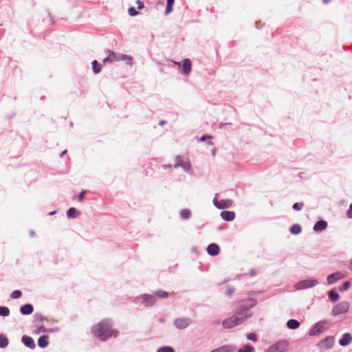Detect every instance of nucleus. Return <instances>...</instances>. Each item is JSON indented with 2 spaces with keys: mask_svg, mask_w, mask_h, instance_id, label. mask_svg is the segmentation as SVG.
Listing matches in <instances>:
<instances>
[{
  "mask_svg": "<svg viewBox=\"0 0 352 352\" xmlns=\"http://www.w3.org/2000/svg\"><path fill=\"white\" fill-rule=\"evenodd\" d=\"M211 136L203 135L201 138V141H205L206 139H210Z\"/></svg>",
  "mask_w": 352,
  "mask_h": 352,
  "instance_id": "c03bdc74",
  "label": "nucleus"
},
{
  "mask_svg": "<svg viewBox=\"0 0 352 352\" xmlns=\"http://www.w3.org/2000/svg\"><path fill=\"white\" fill-rule=\"evenodd\" d=\"M179 167H182L186 172H189L192 168L191 164L188 159L184 160L182 159L180 156L177 155L176 157V162L174 165V168H177Z\"/></svg>",
  "mask_w": 352,
  "mask_h": 352,
  "instance_id": "9d476101",
  "label": "nucleus"
},
{
  "mask_svg": "<svg viewBox=\"0 0 352 352\" xmlns=\"http://www.w3.org/2000/svg\"><path fill=\"white\" fill-rule=\"evenodd\" d=\"M34 232L31 231V232H30V236H31L32 237H33V236H34Z\"/></svg>",
  "mask_w": 352,
  "mask_h": 352,
  "instance_id": "de8ad7c7",
  "label": "nucleus"
},
{
  "mask_svg": "<svg viewBox=\"0 0 352 352\" xmlns=\"http://www.w3.org/2000/svg\"><path fill=\"white\" fill-rule=\"evenodd\" d=\"M220 215L226 221H231L235 218V212L233 211L224 210L221 212Z\"/></svg>",
  "mask_w": 352,
  "mask_h": 352,
  "instance_id": "4468645a",
  "label": "nucleus"
},
{
  "mask_svg": "<svg viewBox=\"0 0 352 352\" xmlns=\"http://www.w3.org/2000/svg\"><path fill=\"white\" fill-rule=\"evenodd\" d=\"M132 58L130 56L122 54H116L113 52H110L109 54L107 57L103 59L104 63L107 62H115V61H120V60H127L131 61Z\"/></svg>",
  "mask_w": 352,
  "mask_h": 352,
  "instance_id": "39448f33",
  "label": "nucleus"
},
{
  "mask_svg": "<svg viewBox=\"0 0 352 352\" xmlns=\"http://www.w3.org/2000/svg\"><path fill=\"white\" fill-rule=\"evenodd\" d=\"M47 330L44 327H39L36 330V333H39L41 332H46Z\"/></svg>",
  "mask_w": 352,
  "mask_h": 352,
  "instance_id": "79ce46f5",
  "label": "nucleus"
},
{
  "mask_svg": "<svg viewBox=\"0 0 352 352\" xmlns=\"http://www.w3.org/2000/svg\"><path fill=\"white\" fill-rule=\"evenodd\" d=\"M217 195L218 194H216L215 197L212 200L213 204L216 208L219 209H225L229 208L232 206L233 201L232 199H226L218 200L217 199Z\"/></svg>",
  "mask_w": 352,
  "mask_h": 352,
  "instance_id": "6e6552de",
  "label": "nucleus"
},
{
  "mask_svg": "<svg viewBox=\"0 0 352 352\" xmlns=\"http://www.w3.org/2000/svg\"><path fill=\"white\" fill-rule=\"evenodd\" d=\"M22 342L24 344V345L31 349H33L35 348V344L33 340V339L28 336H23L22 337Z\"/></svg>",
  "mask_w": 352,
  "mask_h": 352,
  "instance_id": "f3484780",
  "label": "nucleus"
},
{
  "mask_svg": "<svg viewBox=\"0 0 352 352\" xmlns=\"http://www.w3.org/2000/svg\"><path fill=\"white\" fill-rule=\"evenodd\" d=\"M192 69V65L191 62L188 58H185L183 60V64H182V72L186 75L188 76Z\"/></svg>",
  "mask_w": 352,
  "mask_h": 352,
  "instance_id": "ddd939ff",
  "label": "nucleus"
},
{
  "mask_svg": "<svg viewBox=\"0 0 352 352\" xmlns=\"http://www.w3.org/2000/svg\"><path fill=\"white\" fill-rule=\"evenodd\" d=\"M33 306L31 304H25L20 308V312L23 315H30L33 312Z\"/></svg>",
  "mask_w": 352,
  "mask_h": 352,
  "instance_id": "6ab92c4d",
  "label": "nucleus"
},
{
  "mask_svg": "<svg viewBox=\"0 0 352 352\" xmlns=\"http://www.w3.org/2000/svg\"><path fill=\"white\" fill-rule=\"evenodd\" d=\"M344 277L345 276L341 272H338L329 275L327 280L329 285H332L339 280L343 279Z\"/></svg>",
  "mask_w": 352,
  "mask_h": 352,
  "instance_id": "f8f14e48",
  "label": "nucleus"
},
{
  "mask_svg": "<svg viewBox=\"0 0 352 352\" xmlns=\"http://www.w3.org/2000/svg\"><path fill=\"white\" fill-rule=\"evenodd\" d=\"M247 338L248 340H252L253 342H256L257 340L256 334L253 333L248 334Z\"/></svg>",
  "mask_w": 352,
  "mask_h": 352,
  "instance_id": "4c0bfd02",
  "label": "nucleus"
},
{
  "mask_svg": "<svg viewBox=\"0 0 352 352\" xmlns=\"http://www.w3.org/2000/svg\"><path fill=\"white\" fill-rule=\"evenodd\" d=\"M21 292L20 290H14L12 294H11V298H14V299H16V298H19L21 296Z\"/></svg>",
  "mask_w": 352,
  "mask_h": 352,
  "instance_id": "c9c22d12",
  "label": "nucleus"
},
{
  "mask_svg": "<svg viewBox=\"0 0 352 352\" xmlns=\"http://www.w3.org/2000/svg\"><path fill=\"white\" fill-rule=\"evenodd\" d=\"M327 228V223L325 221L321 220L317 221L314 226V230L316 232H321Z\"/></svg>",
  "mask_w": 352,
  "mask_h": 352,
  "instance_id": "a211bd4d",
  "label": "nucleus"
},
{
  "mask_svg": "<svg viewBox=\"0 0 352 352\" xmlns=\"http://www.w3.org/2000/svg\"><path fill=\"white\" fill-rule=\"evenodd\" d=\"M191 212L188 209H184L180 212V216L184 219H188L190 217Z\"/></svg>",
  "mask_w": 352,
  "mask_h": 352,
  "instance_id": "c85d7f7f",
  "label": "nucleus"
},
{
  "mask_svg": "<svg viewBox=\"0 0 352 352\" xmlns=\"http://www.w3.org/2000/svg\"><path fill=\"white\" fill-rule=\"evenodd\" d=\"M48 336L46 335H43L41 336L38 340V345L41 348H45L48 345Z\"/></svg>",
  "mask_w": 352,
  "mask_h": 352,
  "instance_id": "aec40b11",
  "label": "nucleus"
},
{
  "mask_svg": "<svg viewBox=\"0 0 352 352\" xmlns=\"http://www.w3.org/2000/svg\"><path fill=\"white\" fill-rule=\"evenodd\" d=\"M287 327L290 329H296L300 327V322L295 319H290L287 322Z\"/></svg>",
  "mask_w": 352,
  "mask_h": 352,
  "instance_id": "412c9836",
  "label": "nucleus"
},
{
  "mask_svg": "<svg viewBox=\"0 0 352 352\" xmlns=\"http://www.w3.org/2000/svg\"><path fill=\"white\" fill-rule=\"evenodd\" d=\"M128 12H129V15L131 16H136L139 14V12L138 11H136L133 7L129 8Z\"/></svg>",
  "mask_w": 352,
  "mask_h": 352,
  "instance_id": "e433bc0d",
  "label": "nucleus"
},
{
  "mask_svg": "<svg viewBox=\"0 0 352 352\" xmlns=\"http://www.w3.org/2000/svg\"><path fill=\"white\" fill-rule=\"evenodd\" d=\"M175 64H176V65H179V66L180 65V63H175Z\"/></svg>",
  "mask_w": 352,
  "mask_h": 352,
  "instance_id": "603ef678",
  "label": "nucleus"
},
{
  "mask_svg": "<svg viewBox=\"0 0 352 352\" xmlns=\"http://www.w3.org/2000/svg\"><path fill=\"white\" fill-rule=\"evenodd\" d=\"M254 348L250 345H245L242 348H241L238 352H252Z\"/></svg>",
  "mask_w": 352,
  "mask_h": 352,
  "instance_id": "72a5a7b5",
  "label": "nucleus"
},
{
  "mask_svg": "<svg viewBox=\"0 0 352 352\" xmlns=\"http://www.w3.org/2000/svg\"><path fill=\"white\" fill-rule=\"evenodd\" d=\"M80 214V212L78 211L75 208H70L67 211V215L69 218L74 219L77 217Z\"/></svg>",
  "mask_w": 352,
  "mask_h": 352,
  "instance_id": "4be33fe9",
  "label": "nucleus"
},
{
  "mask_svg": "<svg viewBox=\"0 0 352 352\" xmlns=\"http://www.w3.org/2000/svg\"><path fill=\"white\" fill-rule=\"evenodd\" d=\"M192 323V319L189 318H177L174 320V325L178 329H184Z\"/></svg>",
  "mask_w": 352,
  "mask_h": 352,
  "instance_id": "1a4fd4ad",
  "label": "nucleus"
},
{
  "mask_svg": "<svg viewBox=\"0 0 352 352\" xmlns=\"http://www.w3.org/2000/svg\"><path fill=\"white\" fill-rule=\"evenodd\" d=\"M164 121H161L160 124L161 125H162V124H164Z\"/></svg>",
  "mask_w": 352,
  "mask_h": 352,
  "instance_id": "3c124183",
  "label": "nucleus"
},
{
  "mask_svg": "<svg viewBox=\"0 0 352 352\" xmlns=\"http://www.w3.org/2000/svg\"><path fill=\"white\" fill-rule=\"evenodd\" d=\"M234 293V289L232 287H227L226 290V294L228 296H231Z\"/></svg>",
  "mask_w": 352,
  "mask_h": 352,
  "instance_id": "58836bf2",
  "label": "nucleus"
},
{
  "mask_svg": "<svg viewBox=\"0 0 352 352\" xmlns=\"http://www.w3.org/2000/svg\"><path fill=\"white\" fill-rule=\"evenodd\" d=\"M137 3L138 5V9H142L144 7V4L140 0H138Z\"/></svg>",
  "mask_w": 352,
  "mask_h": 352,
  "instance_id": "37998d69",
  "label": "nucleus"
},
{
  "mask_svg": "<svg viewBox=\"0 0 352 352\" xmlns=\"http://www.w3.org/2000/svg\"><path fill=\"white\" fill-rule=\"evenodd\" d=\"M91 64L94 72L95 74H98L100 72V65H98V62L96 60H94Z\"/></svg>",
  "mask_w": 352,
  "mask_h": 352,
  "instance_id": "2f4dec72",
  "label": "nucleus"
},
{
  "mask_svg": "<svg viewBox=\"0 0 352 352\" xmlns=\"http://www.w3.org/2000/svg\"><path fill=\"white\" fill-rule=\"evenodd\" d=\"M288 347L289 342L287 340H280L270 346L265 352H285Z\"/></svg>",
  "mask_w": 352,
  "mask_h": 352,
  "instance_id": "423d86ee",
  "label": "nucleus"
},
{
  "mask_svg": "<svg viewBox=\"0 0 352 352\" xmlns=\"http://www.w3.org/2000/svg\"><path fill=\"white\" fill-rule=\"evenodd\" d=\"M351 305L349 301L343 300L336 304L331 310V315L337 316L340 314H346L349 311Z\"/></svg>",
  "mask_w": 352,
  "mask_h": 352,
  "instance_id": "7ed1b4c3",
  "label": "nucleus"
},
{
  "mask_svg": "<svg viewBox=\"0 0 352 352\" xmlns=\"http://www.w3.org/2000/svg\"><path fill=\"white\" fill-rule=\"evenodd\" d=\"M328 321L326 320H320L316 322L309 331V335L311 336H319L327 328Z\"/></svg>",
  "mask_w": 352,
  "mask_h": 352,
  "instance_id": "20e7f679",
  "label": "nucleus"
},
{
  "mask_svg": "<svg viewBox=\"0 0 352 352\" xmlns=\"http://www.w3.org/2000/svg\"><path fill=\"white\" fill-rule=\"evenodd\" d=\"M351 283L349 281L344 282L342 285L340 287L339 290L341 292H345L349 289Z\"/></svg>",
  "mask_w": 352,
  "mask_h": 352,
  "instance_id": "473e14b6",
  "label": "nucleus"
},
{
  "mask_svg": "<svg viewBox=\"0 0 352 352\" xmlns=\"http://www.w3.org/2000/svg\"><path fill=\"white\" fill-rule=\"evenodd\" d=\"M10 314V310L6 307H0V316H8Z\"/></svg>",
  "mask_w": 352,
  "mask_h": 352,
  "instance_id": "7c9ffc66",
  "label": "nucleus"
},
{
  "mask_svg": "<svg viewBox=\"0 0 352 352\" xmlns=\"http://www.w3.org/2000/svg\"><path fill=\"white\" fill-rule=\"evenodd\" d=\"M157 352H175V350L172 346H166L160 347Z\"/></svg>",
  "mask_w": 352,
  "mask_h": 352,
  "instance_id": "c756f323",
  "label": "nucleus"
},
{
  "mask_svg": "<svg viewBox=\"0 0 352 352\" xmlns=\"http://www.w3.org/2000/svg\"><path fill=\"white\" fill-rule=\"evenodd\" d=\"M87 191L86 190H83L82 191L79 195H78V200L80 201H82L85 197V195L86 194Z\"/></svg>",
  "mask_w": 352,
  "mask_h": 352,
  "instance_id": "a19ab883",
  "label": "nucleus"
},
{
  "mask_svg": "<svg viewBox=\"0 0 352 352\" xmlns=\"http://www.w3.org/2000/svg\"><path fill=\"white\" fill-rule=\"evenodd\" d=\"M112 322L109 319H105L93 327L92 332L96 337L101 341H105L111 336L116 337L118 332L111 329Z\"/></svg>",
  "mask_w": 352,
  "mask_h": 352,
  "instance_id": "f03ea898",
  "label": "nucleus"
},
{
  "mask_svg": "<svg viewBox=\"0 0 352 352\" xmlns=\"http://www.w3.org/2000/svg\"><path fill=\"white\" fill-rule=\"evenodd\" d=\"M55 213H56V211H53V212H50V215H52V214H55Z\"/></svg>",
  "mask_w": 352,
  "mask_h": 352,
  "instance_id": "8fccbe9b",
  "label": "nucleus"
},
{
  "mask_svg": "<svg viewBox=\"0 0 352 352\" xmlns=\"http://www.w3.org/2000/svg\"><path fill=\"white\" fill-rule=\"evenodd\" d=\"M352 341V336L349 333H345L342 335V338L339 340V344L341 346L349 345Z\"/></svg>",
  "mask_w": 352,
  "mask_h": 352,
  "instance_id": "dca6fc26",
  "label": "nucleus"
},
{
  "mask_svg": "<svg viewBox=\"0 0 352 352\" xmlns=\"http://www.w3.org/2000/svg\"><path fill=\"white\" fill-rule=\"evenodd\" d=\"M210 352H232L229 346H223L212 350Z\"/></svg>",
  "mask_w": 352,
  "mask_h": 352,
  "instance_id": "a878e982",
  "label": "nucleus"
},
{
  "mask_svg": "<svg viewBox=\"0 0 352 352\" xmlns=\"http://www.w3.org/2000/svg\"><path fill=\"white\" fill-rule=\"evenodd\" d=\"M67 153V150L63 151L60 154V157H63Z\"/></svg>",
  "mask_w": 352,
  "mask_h": 352,
  "instance_id": "49530a36",
  "label": "nucleus"
},
{
  "mask_svg": "<svg viewBox=\"0 0 352 352\" xmlns=\"http://www.w3.org/2000/svg\"><path fill=\"white\" fill-rule=\"evenodd\" d=\"M8 344V340L6 336L0 335V348H6Z\"/></svg>",
  "mask_w": 352,
  "mask_h": 352,
  "instance_id": "393cba45",
  "label": "nucleus"
},
{
  "mask_svg": "<svg viewBox=\"0 0 352 352\" xmlns=\"http://www.w3.org/2000/svg\"><path fill=\"white\" fill-rule=\"evenodd\" d=\"M207 252L210 256H217L219 253V247L216 243H211L207 248Z\"/></svg>",
  "mask_w": 352,
  "mask_h": 352,
  "instance_id": "2eb2a0df",
  "label": "nucleus"
},
{
  "mask_svg": "<svg viewBox=\"0 0 352 352\" xmlns=\"http://www.w3.org/2000/svg\"><path fill=\"white\" fill-rule=\"evenodd\" d=\"M139 299L142 300V302H144L146 307L153 306L156 302L155 296L154 294H144L140 296Z\"/></svg>",
  "mask_w": 352,
  "mask_h": 352,
  "instance_id": "9b49d317",
  "label": "nucleus"
},
{
  "mask_svg": "<svg viewBox=\"0 0 352 352\" xmlns=\"http://www.w3.org/2000/svg\"><path fill=\"white\" fill-rule=\"evenodd\" d=\"M175 0H167L166 2V7L165 10V15H168L172 12L173 10V6L174 4Z\"/></svg>",
  "mask_w": 352,
  "mask_h": 352,
  "instance_id": "5701e85b",
  "label": "nucleus"
},
{
  "mask_svg": "<svg viewBox=\"0 0 352 352\" xmlns=\"http://www.w3.org/2000/svg\"><path fill=\"white\" fill-rule=\"evenodd\" d=\"M257 301L254 298L243 299L240 300L236 309L235 314L223 322L225 328H232L241 324L252 316L251 308L255 307Z\"/></svg>",
  "mask_w": 352,
  "mask_h": 352,
  "instance_id": "f257e3e1",
  "label": "nucleus"
},
{
  "mask_svg": "<svg viewBox=\"0 0 352 352\" xmlns=\"http://www.w3.org/2000/svg\"><path fill=\"white\" fill-rule=\"evenodd\" d=\"M316 279H305L298 282L296 285V290H301L314 287L318 285Z\"/></svg>",
  "mask_w": 352,
  "mask_h": 352,
  "instance_id": "0eeeda50",
  "label": "nucleus"
},
{
  "mask_svg": "<svg viewBox=\"0 0 352 352\" xmlns=\"http://www.w3.org/2000/svg\"><path fill=\"white\" fill-rule=\"evenodd\" d=\"M154 296H157L158 298H165L168 297V292L163 291V290H157V292H155L154 293Z\"/></svg>",
  "mask_w": 352,
  "mask_h": 352,
  "instance_id": "cd10ccee",
  "label": "nucleus"
},
{
  "mask_svg": "<svg viewBox=\"0 0 352 352\" xmlns=\"http://www.w3.org/2000/svg\"><path fill=\"white\" fill-rule=\"evenodd\" d=\"M348 268L350 271L352 272V258L350 260L349 263Z\"/></svg>",
  "mask_w": 352,
  "mask_h": 352,
  "instance_id": "a18cd8bd",
  "label": "nucleus"
},
{
  "mask_svg": "<svg viewBox=\"0 0 352 352\" xmlns=\"http://www.w3.org/2000/svg\"><path fill=\"white\" fill-rule=\"evenodd\" d=\"M251 275H254V272H250Z\"/></svg>",
  "mask_w": 352,
  "mask_h": 352,
  "instance_id": "864d4df0",
  "label": "nucleus"
},
{
  "mask_svg": "<svg viewBox=\"0 0 352 352\" xmlns=\"http://www.w3.org/2000/svg\"><path fill=\"white\" fill-rule=\"evenodd\" d=\"M330 1H331V0H323V2H324V3H329Z\"/></svg>",
  "mask_w": 352,
  "mask_h": 352,
  "instance_id": "09e8293b",
  "label": "nucleus"
},
{
  "mask_svg": "<svg viewBox=\"0 0 352 352\" xmlns=\"http://www.w3.org/2000/svg\"><path fill=\"white\" fill-rule=\"evenodd\" d=\"M303 206H304V204L302 202L295 203L293 205V209L295 210H297V211H300L302 210Z\"/></svg>",
  "mask_w": 352,
  "mask_h": 352,
  "instance_id": "f704fd0d",
  "label": "nucleus"
},
{
  "mask_svg": "<svg viewBox=\"0 0 352 352\" xmlns=\"http://www.w3.org/2000/svg\"><path fill=\"white\" fill-rule=\"evenodd\" d=\"M329 298L332 302H336L338 300L340 296L338 294L332 290L329 292Z\"/></svg>",
  "mask_w": 352,
  "mask_h": 352,
  "instance_id": "bb28decb",
  "label": "nucleus"
},
{
  "mask_svg": "<svg viewBox=\"0 0 352 352\" xmlns=\"http://www.w3.org/2000/svg\"><path fill=\"white\" fill-rule=\"evenodd\" d=\"M346 216L349 219L352 218V203L350 204L349 208L346 212Z\"/></svg>",
  "mask_w": 352,
  "mask_h": 352,
  "instance_id": "ea45409f",
  "label": "nucleus"
},
{
  "mask_svg": "<svg viewBox=\"0 0 352 352\" xmlns=\"http://www.w3.org/2000/svg\"><path fill=\"white\" fill-rule=\"evenodd\" d=\"M290 232L293 234H298L301 232V227L299 224H294L289 229Z\"/></svg>",
  "mask_w": 352,
  "mask_h": 352,
  "instance_id": "b1692460",
  "label": "nucleus"
}]
</instances>
